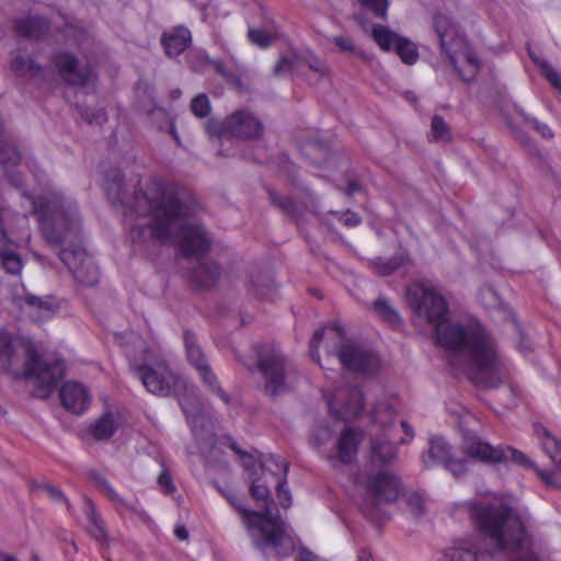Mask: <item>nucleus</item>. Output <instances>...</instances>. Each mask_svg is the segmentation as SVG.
<instances>
[{
    "label": "nucleus",
    "mask_w": 561,
    "mask_h": 561,
    "mask_svg": "<svg viewBox=\"0 0 561 561\" xmlns=\"http://www.w3.org/2000/svg\"><path fill=\"white\" fill-rule=\"evenodd\" d=\"M88 479L91 483H93L101 491H103L105 489V481L99 471H96L94 469H90L88 471Z\"/></svg>",
    "instance_id": "774afa93"
},
{
    "label": "nucleus",
    "mask_w": 561,
    "mask_h": 561,
    "mask_svg": "<svg viewBox=\"0 0 561 561\" xmlns=\"http://www.w3.org/2000/svg\"><path fill=\"white\" fill-rule=\"evenodd\" d=\"M468 511L477 531L500 549H516L527 539L523 519L503 503L470 502Z\"/></svg>",
    "instance_id": "0eeeda50"
},
{
    "label": "nucleus",
    "mask_w": 561,
    "mask_h": 561,
    "mask_svg": "<svg viewBox=\"0 0 561 561\" xmlns=\"http://www.w3.org/2000/svg\"><path fill=\"white\" fill-rule=\"evenodd\" d=\"M359 3L363 8L373 12L375 16L386 19L389 7L388 0H359Z\"/></svg>",
    "instance_id": "09e8293b"
},
{
    "label": "nucleus",
    "mask_w": 561,
    "mask_h": 561,
    "mask_svg": "<svg viewBox=\"0 0 561 561\" xmlns=\"http://www.w3.org/2000/svg\"><path fill=\"white\" fill-rule=\"evenodd\" d=\"M183 341L188 363L197 370L203 366L209 365L202 347L197 342L195 332L185 329L183 332Z\"/></svg>",
    "instance_id": "a878e982"
},
{
    "label": "nucleus",
    "mask_w": 561,
    "mask_h": 561,
    "mask_svg": "<svg viewBox=\"0 0 561 561\" xmlns=\"http://www.w3.org/2000/svg\"><path fill=\"white\" fill-rule=\"evenodd\" d=\"M256 362L248 363L238 358L248 370H256L262 378L264 393L276 399L291 390L295 368L283 351L274 344H262L255 347Z\"/></svg>",
    "instance_id": "6e6552de"
},
{
    "label": "nucleus",
    "mask_w": 561,
    "mask_h": 561,
    "mask_svg": "<svg viewBox=\"0 0 561 561\" xmlns=\"http://www.w3.org/2000/svg\"><path fill=\"white\" fill-rule=\"evenodd\" d=\"M205 60L214 68L215 72L222 77L228 83H240V78L230 68H228L222 60L213 59L208 56L205 57Z\"/></svg>",
    "instance_id": "37998d69"
},
{
    "label": "nucleus",
    "mask_w": 561,
    "mask_h": 561,
    "mask_svg": "<svg viewBox=\"0 0 561 561\" xmlns=\"http://www.w3.org/2000/svg\"><path fill=\"white\" fill-rule=\"evenodd\" d=\"M199 378L204 385L217 397H219L226 404L230 402L229 394L221 388L217 376L213 371L210 365L203 366L197 369Z\"/></svg>",
    "instance_id": "c9c22d12"
},
{
    "label": "nucleus",
    "mask_w": 561,
    "mask_h": 561,
    "mask_svg": "<svg viewBox=\"0 0 561 561\" xmlns=\"http://www.w3.org/2000/svg\"><path fill=\"white\" fill-rule=\"evenodd\" d=\"M31 202L43 239L51 247L68 243L58 252L60 261L80 284L95 286L101 272L78 242L82 219L76 201L61 191H49Z\"/></svg>",
    "instance_id": "7ed1b4c3"
},
{
    "label": "nucleus",
    "mask_w": 561,
    "mask_h": 561,
    "mask_svg": "<svg viewBox=\"0 0 561 561\" xmlns=\"http://www.w3.org/2000/svg\"><path fill=\"white\" fill-rule=\"evenodd\" d=\"M161 45L169 57H178L192 43L191 31L184 25H178L161 35Z\"/></svg>",
    "instance_id": "aec40b11"
},
{
    "label": "nucleus",
    "mask_w": 561,
    "mask_h": 561,
    "mask_svg": "<svg viewBox=\"0 0 561 561\" xmlns=\"http://www.w3.org/2000/svg\"><path fill=\"white\" fill-rule=\"evenodd\" d=\"M229 446L236 454L244 458L245 469L250 472L251 476H254L256 473V469L252 456L241 450L233 440L230 442Z\"/></svg>",
    "instance_id": "e2e57ef3"
},
{
    "label": "nucleus",
    "mask_w": 561,
    "mask_h": 561,
    "mask_svg": "<svg viewBox=\"0 0 561 561\" xmlns=\"http://www.w3.org/2000/svg\"><path fill=\"white\" fill-rule=\"evenodd\" d=\"M14 28L19 37L38 39L46 34L48 21L41 16L19 19L14 23Z\"/></svg>",
    "instance_id": "5701e85b"
},
{
    "label": "nucleus",
    "mask_w": 561,
    "mask_h": 561,
    "mask_svg": "<svg viewBox=\"0 0 561 561\" xmlns=\"http://www.w3.org/2000/svg\"><path fill=\"white\" fill-rule=\"evenodd\" d=\"M371 37L375 43L385 51H393L400 39L403 37L386 25H374Z\"/></svg>",
    "instance_id": "2f4dec72"
},
{
    "label": "nucleus",
    "mask_w": 561,
    "mask_h": 561,
    "mask_svg": "<svg viewBox=\"0 0 561 561\" xmlns=\"http://www.w3.org/2000/svg\"><path fill=\"white\" fill-rule=\"evenodd\" d=\"M127 427V416L125 411H107V439H110L116 432H125Z\"/></svg>",
    "instance_id": "a19ab883"
},
{
    "label": "nucleus",
    "mask_w": 561,
    "mask_h": 561,
    "mask_svg": "<svg viewBox=\"0 0 561 561\" xmlns=\"http://www.w3.org/2000/svg\"><path fill=\"white\" fill-rule=\"evenodd\" d=\"M431 133L434 139H448L449 126L439 115H434L431 124Z\"/></svg>",
    "instance_id": "8fccbe9b"
},
{
    "label": "nucleus",
    "mask_w": 561,
    "mask_h": 561,
    "mask_svg": "<svg viewBox=\"0 0 561 561\" xmlns=\"http://www.w3.org/2000/svg\"><path fill=\"white\" fill-rule=\"evenodd\" d=\"M541 71L549 82L561 93V76L552 68V66L549 62H542Z\"/></svg>",
    "instance_id": "bf43d9fd"
},
{
    "label": "nucleus",
    "mask_w": 561,
    "mask_h": 561,
    "mask_svg": "<svg viewBox=\"0 0 561 561\" xmlns=\"http://www.w3.org/2000/svg\"><path fill=\"white\" fill-rule=\"evenodd\" d=\"M11 69L16 76L26 79L39 78L43 71L33 55L24 48H18L12 53Z\"/></svg>",
    "instance_id": "412c9836"
},
{
    "label": "nucleus",
    "mask_w": 561,
    "mask_h": 561,
    "mask_svg": "<svg viewBox=\"0 0 561 561\" xmlns=\"http://www.w3.org/2000/svg\"><path fill=\"white\" fill-rule=\"evenodd\" d=\"M250 493L257 502H262V511L238 507V513L253 546L263 553L267 548H273L279 557L290 556L295 550V543L287 538V525L278 511L273 512L275 503L268 486L262 483L261 479H252Z\"/></svg>",
    "instance_id": "20e7f679"
},
{
    "label": "nucleus",
    "mask_w": 561,
    "mask_h": 561,
    "mask_svg": "<svg viewBox=\"0 0 561 561\" xmlns=\"http://www.w3.org/2000/svg\"><path fill=\"white\" fill-rule=\"evenodd\" d=\"M206 131L209 136H215L218 138H224L229 136L227 128V118L224 122H219L216 119H209L206 123Z\"/></svg>",
    "instance_id": "3c124183"
},
{
    "label": "nucleus",
    "mask_w": 561,
    "mask_h": 561,
    "mask_svg": "<svg viewBox=\"0 0 561 561\" xmlns=\"http://www.w3.org/2000/svg\"><path fill=\"white\" fill-rule=\"evenodd\" d=\"M142 201L150 221L148 227H131L133 241H142L148 231L162 243L179 238L183 257L198 260L191 272L192 280L202 289L215 285L220 277L219 265L201 260L209 250L210 239L203 226L187 222L196 206L191 192L175 183L154 179L144 193Z\"/></svg>",
    "instance_id": "f257e3e1"
},
{
    "label": "nucleus",
    "mask_w": 561,
    "mask_h": 561,
    "mask_svg": "<svg viewBox=\"0 0 561 561\" xmlns=\"http://www.w3.org/2000/svg\"><path fill=\"white\" fill-rule=\"evenodd\" d=\"M398 448L385 436L371 439L370 459L374 465L387 466L397 458Z\"/></svg>",
    "instance_id": "b1692460"
},
{
    "label": "nucleus",
    "mask_w": 561,
    "mask_h": 561,
    "mask_svg": "<svg viewBox=\"0 0 561 561\" xmlns=\"http://www.w3.org/2000/svg\"><path fill=\"white\" fill-rule=\"evenodd\" d=\"M408 298L414 314L434 328L437 343L453 351L454 356L466 357L469 379L474 385L497 388L503 383L504 369L495 343L480 323H451L446 299L433 287H410Z\"/></svg>",
    "instance_id": "f03ea898"
},
{
    "label": "nucleus",
    "mask_w": 561,
    "mask_h": 561,
    "mask_svg": "<svg viewBox=\"0 0 561 561\" xmlns=\"http://www.w3.org/2000/svg\"><path fill=\"white\" fill-rule=\"evenodd\" d=\"M359 444L360 432L352 427L344 428L336 443V453L327 456L330 466L337 468L339 465L353 463L356 459Z\"/></svg>",
    "instance_id": "2eb2a0df"
},
{
    "label": "nucleus",
    "mask_w": 561,
    "mask_h": 561,
    "mask_svg": "<svg viewBox=\"0 0 561 561\" xmlns=\"http://www.w3.org/2000/svg\"><path fill=\"white\" fill-rule=\"evenodd\" d=\"M451 457L450 445L444 438L435 437L431 439L430 448L427 453L423 455L422 461L426 468L436 463L445 466Z\"/></svg>",
    "instance_id": "393cba45"
},
{
    "label": "nucleus",
    "mask_w": 561,
    "mask_h": 561,
    "mask_svg": "<svg viewBox=\"0 0 561 561\" xmlns=\"http://www.w3.org/2000/svg\"><path fill=\"white\" fill-rule=\"evenodd\" d=\"M53 64L59 76L72 85H83L92 77L91 68H80L77 58L69 53H57L53 57Z\"/></svg>",
    "instance_id": "dca6fc26"
},
{
    "label": "nucleus",
    "mask_w": 561,
    "mask_h": 561,
    "mask_svg": "<svg viewBox=\"0 0 561 561\" xmlns=\"http://www.w3.org/2000/svg\"><path fill=\"white\" fill-rule=\"evenodd\" d=\"M137 105L144 114L150 112L149 108H156L158 105L156 100L154 88L146 82H139L136 87Z\"/></svg>",
    "instance_id": "f704fd0d"
},
{
    "label": "nucleus",
    "mask_w": 561,
    "mask_h": 561,
    "mask_svg": "<svg viewBox=\"0 0 561 561\" xmlns=\"http://www.w3.org/2000/svg\"><path fill=\"white\" fill-rule=\"evenodd\" d=\"M517 113L523 117L525 123L531 125V127L543 138L551 139L553 137V133L547 124L527 115L523 108H517Z\"/></svg>",
    "instance_id": "a18cd8bd"
},
{
    "label": "nucleus",
    "mask_w": 561,
    "mask_h": 561,
    "mask_svg": "<svg viewBox=\"0 0 561 561\" xmlns=\"http://www.w3.org/2000/svg\"><path fill=\"white\" fill-rule=\"evenodd\" d=\"M321 342L324 343L328 360L336 358L345 369L365 376H373L378 373L380 360L377 354L370 348L347 339L344 329L340 324H329L317 330L310 341V356L324 368L320 363L318 353Z\"/></svg>",
    "instance_id": "423d86ee"
},
{
    "label": "nucleus",
    "mask_w": 561,
    "mask_h": 561,
    "mask_svg": "<svg viewBox=\"0 0 561 561\" xmlns=\"http://www.w3.org/2000/svg\"><path fill=\"white\" fill-rule=\"evenodd\" d=\"M484 553L473 549L455 548L449 554V561H481Z\"/></svg>",
    "instance_id": "de8ad7c7"
},
{
    "label": "nucleus",
    "mask_w": 561,
    "mask_h": 561,
    "mask_svg": "<svg viewBox=\"0 0 561 561\" xmlns=\"http://www.w3.org/2000/svg\"><path fill=\"white\" fill-rule=\"evenodd\" d=\"M22 289V294L13 296V302L25 318L33 322H44L56 314L58 304L53 296H36L24 287Z\"/></svg>",
    "instance_id": "f8f14e48"
},
{
    "label": "nucleus",
    "mask_w": 561,
    "mask_h": 561,
    "mask_svg": "<svg viewBox=\"0 0 561 561\" xmlns=\"http://www.w3.org/2000/svg\"><path fill=\"white\" fill-rule=\"evenodd\" d=\"M59 397L62 407L73 414L84 413L91 403L89 389L75 380H69L61 386Z\"/></svg>",
    "instance_id": "f3484780"
},
{
    "label": "nucleus",
    "mask_w": 561,
    "mask_h": 561,
    "mask_svg": "<svg viewBox=\"0 0 561 561\" xmlns=\"http://www.w3.org/2000/svg\"><path fill=\"white\" fill-rule=\"evenodd\" d=\"M124 188V174L119 170L107 171V195L112 190L119 194Z\"/></svg>",
    "instance_id": "603ef678"
},
{
    "label": "nucleus",
    "mask_w": 561,
    "mask_h": 561,
    "mask_svg": "<svg viewBox=\"0 0 561 561\" xmlns=\"http://www.w3.org/2000/svg\"><path fill=\"white\" fill-rule=\"evenodd\" d=\"M13 347L11 335L0 332V359L4 360V367L8 371L13 368Z\"/></svg>",
    "instance_id": "79ce46f5"
},
{
    "label": "nucleus",
    "mask_w": 561,
    "mask_h": 561,
    "mask_svg": "<svg viewBox=\"0 0 561 561\" xmlns=\"http://www.w3.org/2000/svg\"><path fill=\"white\" fill-rule=\"evenodd\" d=\"M43 490L56 502H65L67 504L68 510H70V504L68 503L67 497L61 492L60 489L54 485H44Z\"/></svg>",
    "instance_id": "338daca9"
},
{
    "label": "nucleus",
    "mask_w": 561,
    "mask_h": 561,
    "mask_svg": "<svg viewBox=\"0 0 561 561\" xmlns=\"http://www.w3.org/2000/svg\"><path fill=\"white\" fill-rule=\"evenodd\" d=\"M158 483L165 494H172L176 488L172 481L171 474L168 471H162L158 477Z\"/></svg>",
    "instance_id": "0e129e2a"
},
{
    "label": "nucleus",
    "mask_w": 561,
    "mask_h": 561,
    "mask_svg": "<svg viewBox=\"0 0 561 561\" xmlns=\"http://www.w3.org/2000/svg\"><path fill=\"white\" fill-rule=\"evenodd\" d=\"M114 343L122 348L129 363V370L146 390L158 397H170L179 382L159 351L135 332L115 333Z\"/></svg>",
    "instance_id": "39448f33"
},
{
    "label": "nucleus",
    "mask_w": 561,
    "mask_h": 561,
    "mask_svg": "<svg viewBox=\"0 0 561 561\" xmlns=\"http://www.w3.org/2000/svg\"><path fill=\"white\" fill-rule=\"evenodd\" d=\"M88 435L96 442L105 438V413L101 414L99 419L89 426Z\"/></svg>",
    "instance_id": "5fc2aeb1"
},
{
    "label": "nucleus",
    "mask_w": 561,
    "mask_h": 561,
    "mask_svg": "<svg viewBox=\"0 0 561 561\" xmlns=\"http://www.w3.org/2000/svg\"><path fill=\"white\" fill-rule=\"evenodd\" d=\"M24 352L26 360L23 376L34 378V394L37 398L46 399L64 378L65 363L60 358L42 357L30 342L24 343Z\"/></svg>",
    "instance_id": "9d476101"
},
{
    "label": "nucleus",
    "mask_w": 561,
    "mask_h": 561,
    "mask_svg": "<svg viewBox=\"0 0 561 561\" xmlns=\"http://www.w3.org/2000/svg\"><path fill=\"white\" fill-rule=\"evenodd\" d=\"M434 30L439 39L440 49L445 54H451L455 47H461L463 37L456 22L444 13H437L433 16Z\"/></svg>",
    "instance_id": "a211bd4d"
},
{
    "label": "nucleus",
    "mask_w": 561,
    "mask_h": 561,
    "mask_svg": "<svg viewBox=\"0 0 561 561\" xmlns=\"http://www.w3.org/2000/svg\"><path fill=\"white\" fill-rule=\"evenodd\" d=\"M0 266L5 273L16 276L23 268V260L18 251L9 248L1 249Z\"/></svg>",
    "instance_id": "72a5a7b5"
},
{
    "label": "nucleus",
    "mask_w": 561,
    "mask_h": 561,
    "mask_svg": "<svg viewBox=\"0 0 561 561\" xmlns=\"http://www.w3.org/2000/svg\"><path fill=\"white\" fill-rule=\"evenodd\" d=\"M306 64L312 71L319 73L320 76H324L328 72V66L325 61L318 58L313 54H310L306 57Z\"/></svg>",
    "instance_id": "680f3d73"
},
{
    "label": "nucleus",
    "mask_w": 561,
    "mask_h": 561,
    "mask_svg": "<svg viewBox=\"0 0 561 561\" xmlns=\"http://www.w3.org/2000/svg\"><path fill=\"white\" fill-rule=\"evenodd\" d=\"M260 468L270 471L276 479V495L284 508L291 505V494L288 489H285L287 483V474L289 471V463L283 461L279 456L274 454L259 456Z\"/></svg>",
    "instance_id": "4468645a"
},
{
    "label": "nucleus",
    "mask_w": 561,
    "mask_h": 561,
    "mask_svg": "<svg viewBox=\"0 0 561 561\" xmlns=\"http://www.w3.org/2000/svg\"><path fill=\"white\" fill-rule=\"evenodd\" d=\"M448 469L455 477H459L466 472V461L463 459H454L453 457L446 462Z\"/></svg>",
    "instance_id": "69168bd1"
},
{
    "label": "nucleus",
    "mask_w": 561,
    "mask_h": 561,
    "mask_svg": "<svg viewBox=\"0 0 561 561\" xmlns=\"http://www.w3.org/2000/svg\"><path fill=\"white\" fill-rule=\"evenodd\" d=\"M374 312L383 321L392 327H399L402 323V319L399 312L391 306L390 301L379 296L371 305Z\"/></svg>",
    "instance_id": "473e14b6"
},
{
    "label": "nucleus",
    "mask_w": 561,
    "mask_h": 561,
    "mask_svg": "<svg viewBox=\"0 0 561 561\" xmlns=\"http://www.w3.org/2000/svg\"><path fill=\"white\" fill-rule=\"evenodd\" d=\"M21 158L18 148L8 139L0 138V167L4 168L7 164L15 165Z\"/></svg>",
    "instance_id": "58836bf2"
},
{
    "label": "nucleus",
    "mask_w": 561,
    "mask_h": 561,
    "mask_svg": "<svg viewBox=\"0 0 561 561\" xmlns=\"http://www.w3.org/2000/svg\"><path fill=\"white\" fill-rule=\"evenodd\" d=\"M332 214L346 227H357L362 222L360 216L350 209L346 211H332Z\"/></svg>",
    "instance_id": "6e6d98bb"
},
{
    "label": "nucleus",
    "mask_w": 561,
    "mask_h": 561,
    "mask_svg": "<svg viewBox=\"0 0 561 561\" xmlns=\"http://www.w3.org/2000/svg\"><path fill=\"white\" fill-rule=\"evenodd\" d=\"M531 537L527 533L525 542L516 549H502L512 553L508 561H541L538 553L531 549Z\"/></svg>",
    "instance_id": "4c0bfd02"
},
{
    "label": "nucleus",
    "mask_w": 561,
    "mask_h": 561,
    "mask_svg": "<svg viewBox=\"0 0 561 561\" xmlns=\"http://www.w3.org/2000/svg\"><path fill=\"white\" fill-rule=\"evenodd\" d=\"M515 328L518 334L517 350L523 354L527 355L533 351V344L529 337L524 333L519 323L515 321Z\"/></svg>",
    "instance_id": "13d9d810"
},
{
    "label": "nucleus",
    "mask_w": 561,
    "mask_h": 561,
    "mask_svg": "<svg viewBox=\"0 0 561 561\" xmlns=\"http://www.w3.org/2000/svg\"><path fill=\"white\" fill-rule=\"evenodd\" d=\"M465 453L472 459L486 463L512 461L516 465L535 468L538 477L548 485L561 490V462H554L557 469L552 471L540 470L522 451L511 446L494 447L478 437H467L463 444Z\"/></svg>",
    "instance_id": "1a4fd4ad"
},
{
    "label": "nucleus",
    "mask_w": 561,
    "mask_h": 561,
    "mask_svg": "<svg viewBox=\"0 0 561 561\" xmlns=\"http://www.w3.org/2000/svg\"><path fill=\"white\" fill-rule=\"evenodd\" d=\"M393 51L407 65H414L419 59L416 45L404 36L400 39Z\"/></svg>",
    "instance_id": "e433bc0d"
},
{
    "label": "nucleus",
    "mask_w": 561,
    "mask_h": 561,
    "mask_svg": "<svg viewBox=\"0 0 561 561\" xmlns=\"http://www.w3.org/2000/svg\"><path fill=\"white\" fill-rule=\"evenodd\" d=\"M330 41L341 53L348 54L350 56H357L362 59L366 58L365 53L354 44V41L350 36L335 35L330 37Z\"/></svg>",
    "instance_id": "ea45409f"
},
{
    "label": "nucleus",
    "mask_w": 561,
    "mask_h": 561,
    "mask_svg": "<svg viewBox=\"0 0 561 561\" xmlns=\"http://www.w3.org/2000/svg\"><path fill=\"white\" fill-rule=\"evenodd\" d=\"M535 434L540 439L541 447L547 456L554 462H561V442L540 424L535 425Z\"/></svg>",
    "instance_id": "c85d7f7f"
},
{
    "label": "nucleus",
    "mask_w": 561,
    "mask_h": 561,
    "mask_svg": "<svg viewBox=\"0 0 561 561\" xmlns=\"http://www.w3.org/2000/svg\"><path fill=\"white\" fill-rule=\"evenodd\" d=\"M408 507L415 517H421L425 514L424 501L420 494L413 493L409 496Z\"/></svg>",
    "instance_id": "4d7b16f0"
},
{
    "label": "nucleus",
    "mask_w": 561,
    "mask_h": 561,
    "mask_svg": "<svg viewBox=\"0 0 561 561\" xmlns=\"http://www.w3.org/2000/svg\"><path fill=\"white\" fill-rule=\"evenodd\" d=\"M191 111L199 118L207 117L211 111L208 96L204 93L196 95L191 102Z\"/></svg>",
    "instance_id": "c03bdc74"
},
{
    "label": "nucleus",
    "mask_w": 561,
    "mask_h": 561,
    "mask_svg": "<svg viewBox=\"0 0 561 561\" xmlns=\"http://www.w3.org/2000/svg\"><path fill=\"white\" fill-rule=\"evenodd\" d=\"M183 413L186 415L187 420L191 421V425L193 432L195 433V427L199 420V414L202 412V407L198 402H188L183 399L179 401Z\"/></svg>",
    "instance_id": "49530a36"
},
{
    "label": "nucleus",
    "mask_w": 561,
    "mask_h": 561,
    "mask_svg": "<svg viewBox=\"0 0 561 561\" xmlns=\"http://www.w3.org/2000/svg\"><path fill=\"white\" fill-rule=\"evenodd\" d=\"M409 263L410 256L405 251H401L389 259L378 256L373 260L376 272L381 276H388Z\"/></svg>",
    "instance_id": "c756f323"
},
{
    "label": "nucleus",
    "mask_w": 561,
    "mask_h": 561,
    "mask_svg": "<svg viewBox=\"0 0 561 561\" xmlns=\"http://www.w3.org/2000/svg\"><path fill=\"white\" fill-rule=\"evenodd\" d=\"M460 79L470 82L477 75L480 62L479 59L466 47H455L451 54H446Z\"/></svg>",
    "instance_id": "6ab92c4d"
},
{
    "label": "nucleus",
    "mask_w": 561,
    "mask_h": 561,
    "mask_svg": "<svg viewBox=\"0 0 561 561\" xmlns=\"http://www.w3.org/2000/svg\"><path fill=\"white\" fill-rule=\"evenodd\" d=\"M266 193L268 202L274 208L278 209L282 214L293 220H298L300 218L301 211L291 197L280 195L276 190L271 187L266 188Z\"/></svg>",
    "instance_id": "bb28decb"
},
{
    "label": "nucleus",
    "mask_w": 561,
    "mask_h": 561,
    "mask_svg": "<svg viewBox=\"0 0 561 561\" xmlns=\"http://www.w3.org/2000/svg\"><path fill=\"white\" fill-rule=\"evenodd\" d=\"M248 37L251 43L262 48L270 46L272 43L271 35L263 30L250 28L248 32Z\"/></svg>",
    "instance_id": "864d4df0"
},
{
    "label": "nucleus",
    "mask_w": 561,
    "mask_h": 561,
    "mask_svg": "<svg viewBox=\"0 0 561 561\" xmlns=\"http://www.w3.org/2000/svg\"><path fill=\"white\" fill-rule=\"evenodd\" d=\"M347 399L342 403V407L335 412L336 417L350 422L357 419L363 411L365 397L362 389L357 386H352L345 390Z\"/></svg>",
    "instance_id": "4be33fe9"
},
{
    "label": "nucleus",
    "mask_w": 561,
    "mask_h": 561,
    "mask_svg": "<svg viewBox=\"0 0 561 561\" xmlns=\"http://www.w3.org/2000/svg\"><path fill=\"white\" fill-rule=\"evenodd\" d=\"M364 488L365 497L360 510L367 518L375 519L379 516L380 504L397 501L401 482L396 473L379 471L367 477Z\"/></svg>",
    "instance_id": "9b49d317"
},
{
    "label": "nucleus",
    "mask_w": 561,
    "mask_h": 561,
    "mask_svg": "<svg viewBox=\"0 0 561 561\" xmlns=\"http://www.w3.org/2000/svg\"><path fill=\"white\" fill-rule=\"evenodd\" d=\"M229 136L239 139H256L263 135L262 122L248 110H238L227 116Z\"/></svg>",
    "instance_id": "ddd939ff"
},
{
    "label": "nucleus",
    "mask_w": 561,
    "mask_h": 561,
    "mask_svg": "<svg viewBox=\"0 0 561 561\" xmlns=\"http://www.w3.org/2000/svg\"><path fill=\"white\" fill-rule=\"evenodd\" d=\"M294 67V59L289 56H280L276 65L274 66L273 72L275 76H284L289 73Z\"/></svg>",
    "instance_id": "052dcab7"
},
{
    "label": "nucleus",
    "mask_w": 561,
    "mask_h": 561,
    "mask_svg": "<svg viewBox=\"0 0 561 561\" xmlns=\"http://www.w3.org/2000/svg\"><path fill=\"white\" fill-rule=\"evenodd\" d=\"M150 112L145 114L152 126L158 128L159 130H165L170 134L173 139L180 144V137L176 131V127L174 121L168 113V111L161 106H157L156 108H149Z\"/></svg>",
    "instance_id": "cd10ccee"
},
{
    "label": "nucleus",
    "mask_w": 561,
    "mask_h": 561,
    "mask_svg": "<svg viewBox=\"0 0 561 561\" xmlns=\"http://www.w3.org/2000/svg\"><path fill=\"white\" fill-rule=\"evenodd\" d=\"M83 511L89 519V524L87 526L88 531L98 542L103 545L105 540V531L102 526V518L96 514L95 506L89 497L83 496Z\"/></svg>",
    "instance_id": "7c9ffc66"
}]
</instances>
